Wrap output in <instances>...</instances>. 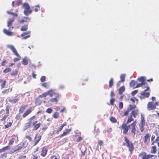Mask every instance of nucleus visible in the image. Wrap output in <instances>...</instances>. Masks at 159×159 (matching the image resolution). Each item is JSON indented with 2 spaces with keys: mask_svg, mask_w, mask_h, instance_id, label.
I'll return each instance as SVG.
<instances>
[{
  "mask_svg": "<svg viewBox=\"0 0 159 159\" xmlns=\"http://www.w3.org/2000/svg\"><path fill=\"white\" fill-rule=\"evenodd\" d=\"M124 139L125 143L124 142L123 143V145L126 146L128 148L130 154H132L134 149V147L133 143L130 142L126 136L124 137Z\"/></svg>",
  "mask_w": 159,
  "mask_h": 159,
  "instance_id": "1",
  "label": "nucleus"
},
{
  "mask_svg": "<svg viewBox=\"0 0 159 159\" xmlns=\"http://www.w3.org/2000/svg\"><path fill=\"white\" fill-rule=\"evenodd\" d=\"M14 18H13L10 19L8 21L7 23V26L9 27V30H11L13 28V27H11V26L12 23L14 21ZM3 31L5 34L9 36H11L13 34V32L10 31H8L5 29L3 30Z\"/></svg>",
  "mask_w": 159,
  "mask_h": 159,
  "instance_id": "2",
  "label": "nucleus"
},
{
  "mask_svg": "<svg viewBox=\"0 0 159 159\" xmlns=\"http://www.w3.org/2000/svg\"><path fill=\"white\" fill-rule=\"evenodd\" d=\"M7 47L12 51L14 54L17 57H15L13 58V61L15 62L19 61L21 57L14 46L11 45H8L7 46Z\"/></svg>",
  "mask_w": 159,
  "mask_h": 159,
  "instance_id": "3",
  "label": "nucleus"
},
{
  "mask_svg": "<svg viewBox=\"0 0 159 159\" xmlns=\"http://www.w3.org/2000/svg\"><path fill=\"white\" fill-rule=\"evenodd\" d=\"M126 123H123L121 125V130L123 134L124 135L127 134L128 131L130 129V125H127Z\"/></svg>",
  "mask_w": 159,
  "mask_h": 159,
  "instance_id": "4",
  "label": "nucleus"
},
{
  "mask_svg": "<svg viewBox=\"0 0 159 159\" xmlns=\"http://www.w3.org/2000/svg\"><path fill=\"white\" fill-rule=\"evenodd\" d=\"M158 105L157 102L154 103L153 102H148L147 105V109L148 110H151L155 109L156 108L157 106Z\"/></svg>",
  "mask_w": 159,
  "mask_h": 159,
  "instance_id": "5",
  "label": "nucleus"
},
{
  "mask_svg": "<svg viewBox=\"0 0 159 159\" xmlns=\"http://www.w3.org/2000/svg\"><path fill=\"white\" fill-rule=\"evenodd\" d=\"M41 124L40 122H38L37 120H35L32 122V125L33 126V130H37L40 127Z\"/></svg>",
  "mask_w": 159,
  "mask_h": 159,
  "instance_id": "6",
  "label": "nucleus"
},
{
  "mask_svg": "<svg viewBox=\"0 0 159 159\" xmlns=\"http://www.w3.org/2000/svg\"><path fill=\"white\" fill-rule=\"evenodd\" d=\"M136 121L135 120L130 125V126L131 127V132L134 135H135L136 134Z\"/></svg>",
  "mask_w": 159,
  "mask_h": 159,
  "instance_id": "7",
  "label": "nucleus"
},
{
  "mask_svg": "<svg viewBox=\"0 0 159 159\" xmlns=\"http://www.w3.org/2000/svg\"><path fill=\"white\" fill-rule=\"evenodd\" d=\"M31 31H28L22 34L21 37L23 39H26L30 37Z\"/></svg>",
  "mask_w": 159,
  "mask_h": 159,
  "instance_id": "8",
  "label": "nucleus"
},
{
  "mask_svg": "<svg viewBox=\"0 0 159 159\" xmlns=\"http://www.w3.org/2000/svg\"><path fill=\"white\" fill-rule=\"evenodd\" d=\"M150 138V135L148 133L145 134L144 136V143L145 144H148Z\"/></svg>",
  "mask_w": 159,
  "mask_h": 159,
  "instance_id": "9",
  "label": "nucleus"
},
{
  "mask_svg": "<svg viewBox=\"0 0 159 159\" xmlns=\"http://www.w3.org/2000/svg\"><path fill=\"white\" fill-rule=\"evenodd\" d=\"M48 152V149L46 147H43L40 151V156L42 157H45L47 154Z\"/></svg>",
  "mask_w": 159,
  "mask_h": 159,
  "instance_id": "10",
  "label": "nucleus"
},
{
  "mask_svg": "<svg viewBox=\"0 0 159 159\" xmlns=\"http://www.w3.org/2000/svg\"><path fill=\"white\" fill-rule=\"evenodd\" d=\"M54 94H55V96H54L55 97V98H51L50 99V101L52 102H55L57 103L58 102V99L60 97L61 95L58 93H55Z\"/></svg>",
  "mask_w": 159,
  "mask_h": 159,
  "instance_id": "11",
  "label": "nucleus"
},
{
  "mask_svg": "<svg viewBox=\"0 0 159 159\" xmlns=\"http://www.w3.org/2000/svg\"><path fill=\"white\" fill-rule=\"evenodd\" d=\"M41 137L40 135H38V134H36L34 137V146H35L36 145L40 140H41Z\"/></svg>",
  "mask_w": 159,
  "mask_h": 159,
  "instance_id": "12",
  "label": "nucleus"
},
{
  "mask_svg": "<svg viewBox=\"0 0 159 159\" xmlns=\"http://www.w3.org/2000/svg\"><path fill=\"white\" fill-rule=\"evenodd\" d=\"M71 131V129H66L63 132V133L60 134L59 135L58 137L60 138L64 136H65L68 134H69L70 133V132Z\"/></svg>",
  "mask_w": 159,
  "mask_h": 159,
  "instance_id": "13",
  "label": "nucleus"
},
{
  "mask_svg": "<svg viewBox=\"0 0 159 159\" xmlns=\"http://www.w3.org/2000/svg\"><path fill=\"white\" fill-rule=\"evenodd\" d=\"M139 110L138 109H136L132 111L130 115L135 118L136 117L137 115L139 114Z\"/></svg>",
  "mask_w": 159,
  "mask_h": 159,
  "instance_id": "14",
  "label": "nucleus"
},
{
  "mask_svg": "<svg viewBox=\"0 0 159 159\" xmlns=\"http://www.w3.org/2000/svg\"><path fill=\"white\" fill-rule=\"evenodd\" d=\"M32 111V108L30 107L26 111L24 112L22 115L23 118L26 117Z\"/></svg>",
  "mask_w": 159,
  "mask_h": 159,
  "instance_id": "15",
  "label": "nucleus"
},
{
  "mask_svg": "<svg viewBox=\"0 0 159 159\" xmlns=\"http://www.w3.org/2000/svg\"><path fill=\"white\" fill-rule=\"evenodd\" d=\"M141 98H148L150 95V93L149 92H146L145 91H143V92H142L141 93Z\"/></svg>",
  "mask_w": 159,
  "mask_h": 159,
  "instance_id": "16",
  "label": "nucleus"
},
{
  "mask_svg": "<svg viewBox=\"0 0 159 159\" xmlns=\"http://www.w3.org/2000/svg\"><path fill=\"white\" fill-rule=\"evenodd\" d=\"M47 93V95H48L50 97H52L53 95L55 96V94H54L57 93H54V90L53 89H51L49 90L46 92Z\"/></svg>",
  "mask_w": 159,
  "mask_h": 159,
  "instance_id": "17",
  "label": "nucleus"
},
{
  "mask_svg": "<svg viewBox=\"0 0 159 159\" xmlns=\"http://www.w3.org/2000/svg\"><path fill=\"white\" fill-rule=\"evenodd\" d=\"M28 106V105H22L21 106L19 109V112L20 113H23L26 107Z\"/></svg>",
  "mask_w": 159,
  "mask_h": 159,
  "instance_id": "18",
  "label": "nucleus"
},
{
  "mask_svg": "<svg viewBox=\"0 0 159 159\" xmlns=\"http://www.w3.org/2000/svg\"><path fill=\"white\" fill-rule=\"evenodd\" d=\"M32 123V122L31 121H29L28 122L25 123L24 126L25 129L26 130L30 128L31 125Z\"/></svg>",
  "mask_w": 159,
  "mask_h": 159,
  "instance_id": "19",
  "label": "nucleus"
},
{
  "mask_svg": "<svg viewBox=\"0 0 159 159\" xmlns=\"http://www.w3.org/2000/svg\"><path fill=\"white\" fill-rule=\"evenodd\" d=\"M150 152L152 153L156 154L157 152V147L156 145H153L152 147Z\"/></svg>",
  "mask_w": 159,
  "mask_h": 159,
  "instance_id": "20",
  "label": "nucleus"
},
{
  "mask_svg": "<svg viewBox=\"0 0 159 159\" xmlns=\"http://www.w3.org/2000/svg\"><path fill=\"white\" fill-rule=\"evenodd\" d=\"M146 124V122L145 120L144 116L143 115L141 114V120L139 124Z\"/></svg>",
  "mask_w": 159,
  "mask_h": 159,
  "instance_id": "21",
  "label": "nucleus"
},
{
  "mask_svg": "<svg viewBox=\"0 0 159 159\" xmlns=\"http://www.w3.org/2000/svg\"><path fill=\"white\" fill-rule=\"evenodd\" d=\"M136 106L135 105L129 104L127 109L130 111L132 110L136 109Z\"/></svg>",
  "mask_w": 159,
  "mask_h": 159,
  "instance_id": "22",
  "label": "nucleus"
},
{
  "mask_svg": "<svg viewBox=\"0 0 159 159\" xmlns=\"http://www.w3.org/2000/svg\"><path fill=\"white\" fill-rule=\"evenodd\" d=\"M125 90V87L124 86H123L120 87L118 90V93L120 95L122 94Z\"/></svg>",
  "mask_w": 159,
  "mask_h": 159,
  "instance_id": "23",
  "label": "nucleus"
},
{
  "mask_svg": "<svg viewBox=\"0 0 159 159\" xmlns=\"http://www.w3.org/2000/svg\"><path fill=\"white\" fill-rule=\"evenodd\" d=\"M146 124H139V127L141 132H143L145 130L144 126Z\"/></svg>",
  "mask_w": 159,
  "mask_h": 159,
  "instance_id": "24",
  "label": "nucleus"
},
{
  "mask_svg": "<svg viewBox=\"0 0 159 159\" xmlns=\"http://www.w3.org/2000/svg\"><path fill=\"white\" fill-rule=\"evenodd\" d=\"M10 148L9 146H7L4 147L0 149V153H1L6 150H7L10 149Z\"/></svg>",
  "mask_w": 159,
  "mask_h": 159,
  "instance_id": "25",
  "label": "nucleus"
},
{
  "mask_svg": "<svg viewBox=\"0 0 159 159\" xmlns=\"http://www.w3.org/2000/svg\"><path fill=\"white\" fill-rule=\"evenodd\" d=\"M32 12V10L30 9H25L24 11V14L26 16H28Z\"/></svg>",
  "mask_w": 159,
  "mask_h": 159,
  "instance_id": "26",
  "label": "nucleus"
},
{
  "mask_svg": "<svg viewBox=\"0 0 159 159\" xmlns=\"http://www.w3.org/2000/svg\"><path fill=\"white\" fill-rule=\"evenodd\" d=\"M134 118H133V117L131 116L130 115H129L128 117V119L127 120V122H126V123L128 124L129 123H130L132 121H134Z\"/></svg>",
  "mask_w": 159,
  "mask_h": 159,
  "instance_id": "27",
  "label": "nucleus"
},
{
  "mask_svg": "<svg viewBox=\"0 0 159 159\" xmlns=\"http://www.w3.org/2000/svg\"><path fill=\"white\" fill-rule=\"evenodd\" d=\"M20 99L19 98H15L14 99H9V101L12 103H16Z\"/></svg>",
  "mask_w": 159,
  "mask_h": 159,
  "instance_id": "28",
  "label": "nucleus"
},
{
  "mask_svg": "<svg viewBox=\"0 0 159 159\" xmlns=\"http://www.w3.org/2000/svg\"><path fill=\"white\" fill-rule=\"evenodd\" d=\"M35 103L39 105L41 104L42 103V101H41L40 98L38 97L36 98L35 100Z\"/></svg>",
  "mask_w": 159,
  "mask_h": 159,
  "instance_id": "29",
  "label": "nucleus"
},
{
  "mask_svg": "<svg viewBox=\"0 0 159 159\" xmlns=\"http://www.w3.org/2000/svg\"><path fill=\"white\" fill-rule=\"evenodd\" d=\"M28 28V25H25L21 27L20 30L22 31H25L27 30Z\"/></svg>",
  "mask_w": 159,
  "mask_h": 159,
  "instance_id": "30",
  "label": "nucleus"
},
{
  "mask_svg": "<svg viewBox=\"0 0 159 159\" xmlns=\"http://www.w3.org/2000/svg\"><path fill=\"white\" fill-rule=\"evenodd\" d=\"M138 80L139 81L141 82V83H143V84H146V83L144 82L145 78L144 77L141 76L138 79Z\"/></svg>",
  "mask_w": 159,
  "mask_h": 159,
  "instance_id": "31",
  "label": "nucleus"
},
{
  "mask_svg": "<svg viewBox=\"0 0 159 159\" xmlns=\"http://www.w3.org/2000/svg\"><path fill=\"white\" fill-rule=\"evenodd\" d=\"M125 74H121L120 76L121 80L119 81V82L120 83L121 82H124L125 80Z\"/></svg>",
  "mask_w": 159,
  "mask_h": 159,
  "instance_id": "32",
  "label": "nucleus"
},
{
  "mask_svg": "<svg viewBox=\"0 0 159 159\" xmlns=\"http://www.w3.org/2000/svg\"><path fill=\"white\" fill-rule=\"evenodd\" d=\"M18 74V71L17 70H15L12 71L11 74V75L12 76H16Z\"/></svg>",
  "mask_w": 159,
  "mask_h": 159,
  "instance_id": "33",
  "label": "nucleus"
},
{
  "mask_svg": "<svg viewBox=\"0 0 159 159\" xmlns=\"http://www.w3.org/2000/svg\"><path fill=\"white\" fill-rule=\"evenodd\" d=\"M23 7L25 9H30V7L29 4L27 3H24L23 5Z\"/></svg>",
  "mask_w": 159,
  "mask_h": 159,
  "instance_id": "34",
  "label": "nucleus"
},
{
  "mask_svg": "<svg viewBox=\"0 0 159 159\" xmlns=\"http://www.w3.org/2000/svg\"><path fill=\"white\" fill-rule=\"evenodd\" d=\"M21 63L24 65H26L28 64V62L26 57H25L23 59Z\"/></svg>",
  "mask_w": 159,
  "mask_h": 159,
  "instance_id": "35",
  "label": "nucleus"
},
{
  "mask_svg": "<svg viewBox=\"0 0 159 159\" xmlns=\"http://www.w3.org/2000/svg\"><path fill=\"white\" fill-rule=\"evenodd\" d=\"M110 120L112 123H115L117 122V120L114 117L111 116L110 118Z\"/></svg>",
  "mask_w": 159,
  "mask_h": 159,
  "instance_id": "36",
  "label": "nucleus"
},
{
  "mask_svg": "<svg viewBox=\"0 0 159 159\" xmlns=\"http://www.w3.org/2000/svg\"><path fill=\"white\" fill-rule=\"evenodd\" d=\"M11 71V69L9 67H6L3 71L4 73L9 72Z\"/></svg>",
  "mask_w": 159,
  "mask_h": 159,
  "instance_id": "37",
  "label": "nucleus"
},
{
  "mask_svg": "<svg viewBox=\"0 0 159 159\" xmlns=\"http://www.w3.org/2000/svg\"><path fill=\"white\" fill-rule=\"evenodd\" d=\"M113 79L112 78H111L109 82V88H111L113 86Z\"/></svg>",
  "mask_w": 159,
  "mask_h": 159,
  "instance_id": "38",
  "label": "nucleus"
},
{
  "mask_svg": "<svg viewBox=\"0 0 159 159\" xmlns=\"http://www.w3.org/2000/svg\"><path fill=\"white\" fill-rule=\"evenodd\" d=\"M67 125V123L66 122H64L63 124H62L59 127V129H58L59 131H61L63 128V127L65 126H66Z\"/></svg>",
  "mask_w": 159,
  "mask_h": 159,
  "instance_id": "39",
  "label": "nucleus"
},
{
  "mask_svg": "<svg viewBox=\"0 0 159 159\" xmlns=\"http://www.w3.org/2000/svg\"><path fill=\"white\" fill-rule=\"evenodd\" d=\"M136 82L134 80H132L129 83V85L131 87H134L135 84Z\"/></svg>",
  "mask_w": 159,
  "mask_h": 159,
  "instance_id": "40",
  "label": "nucleus"
},
{
  "mask_svg": "<svg viewBox=\"0 0 159 159\" xmlns=\"http://www.w3.org/2000/svg\"><path fill=\"white\" fill-rule=\"evenodd\" d=\"M15 140V138H12L9 141L8 143L9 145H11L13 144Z\"/></svg>",
  "mask_w": 159,
  "mask_h": 159,
  "instance_id": "41",
  "label": "nucleus"
},
{
  "mask_svg": "<svg viewBox=\"0 0 159 159\" xmlns=\"http://www.w3.org/2000/svg\"><path fill=\"white\" fill-rule=\"evenodd\" d=\"M12 124V123L11 122H9L6 125H5L4 126L5 128V129H7L10 127Z\"/></svg>",
  "mask_w": 159,
  "mask_h": 159,
  "instance_id": "42",
  "label": "nucleus"
},
{
  "mask_svg": "<svg viewBox=\"0 0 159 159\" xmlns=\"http://www.w3.org/2000/svg\"><path fill=\"white\" fill-rule=\"evenodd\" d=\"M9 116V115H7L6 114V115H4L3 117H2V119H1L0 120L1 121H3L6 120L7 117Z\"/></svg>",
  "mask_w": 159,
  "mask_h": 159,
  "instance_id": "43",
  "label": "nucleus"
},
{
  "mask_svg": "<svg viewBox=\"0 0 159 159\" xmlns=\"http://www.w3.org/2000/svg\"><path fill=\"white\" fill-rule=\"evenodd\" d=\"M47 96V93L46 92H45L42 93V94H41V95H39L38 97L41 98L46 97Z\"/></svg>",
  "mask_w": 159,
  "mask_h": 159,
  "instance_id": "44",
  "label": "nucleus"
},
{
  "mask_svg": "<svg viewBox=\"0 0 159 159\" xmlns=\"http://www.w3.org/2000/svg\"><path fill=\"white\" fill-rule=\"evenodd\" d=\"M10 107L8 106H7L6 108V114L7 115H9V110Z\"/></svg>",
  "mask_w": 159,
  "mask_h": 159,
  "instance_id": "45",
  "label": "nucleus"
},
{
  "mask_svg": "<svg viewBox=\"0 0 159 159\" xmlns=\"http://www.w3.org/2000/svg\"><path fill=\"white\" fill-rule=\"evenodd\" d=\"M119 108L121 110L122 109L123 107V104L122 102H120L119 103Z\"/></svg>",
  "mask_w": 159,
  "mask_h": 159,
  "instance_id": "46",
  "label": "nucleus"
},
{
  "mask_svg": "<svg viewBox=\"0 0 159 159\" xmlns=\"http://www.w3.org/2000/svg\"><path fill=\"white\" fill-rule=\"evenodd\" d=\"M59 117V113L57 112H55L53 115V117L54 118L57 119Z\"/></svg>",
  "mask_w": 159,
  "mask_h": 159,
  "instance_id": "47",
  "label": "nucleus"
},
{
  "mask_svg": "<svg viewBox=\"0 0 159 159\" xmlns=\"http://www.w3.org/2000/svg\"><path fill=\"white\" fill-rule=\"evenodd\" d=\"M6 83V80H4L3 81V83L1 85V88L2 89H3L5 87V85Z\"/></svg>",
  "mask_w": 159,
  "mask_h": 159,
  "instance_id": "48",
  "label": "nucleus"
},
{
  "mask_svg": "<svg viewBox=\"0 0 159 159\" xmlns=\"http://www.w3.org/2000/svg\"><path fill=\"white\" fill-rule=\"evenodd\" d=\"M53 111V110L51 108H48L46 110V112L48 113H51Z\"/></svg>",
  "mask_w": 159,
  "mask_h": 159,
  "instance_id": "49",
  "label": "nucleus"
},
{
  "mask_svg": "<svg viewBox=\"0 0 159 159\" xmlns=\"http://www.w3.org/2000/svg\"><path fill=\"white\" fill-rule=\"evenodd\" d=\"M42 86L44 87L45 88H48V85L47 83L45 82L43 83L42 84Z\"/></svg>",
  "mask_w": 159,
  "mask_h": 159,
  "instance_id": "50",
  "label": "nucleus"
},
{
  "mask_svg": "<svg viewBox=\"0 0 159 159\" xmlns=\"http://www.w3.org/2000/svg\"><path fill=\"white\" fill-rule=\"evenodd\" d=\"M129 111L127 109V110L123 112L124 116H127L129 113Z\"/></svg>",
  "mask_w": 159,
  "mask_h": 159,
  "instance_id": "51",
  "label": "nucleus"
},
{
  "mask_svg": "<svg viewBox=\"0 0 159 159\" xmlns=\"http://www.w3.org/2000/svg\"><path fill=\"white\" fill-rule=\"evenodd\" d=\"M7 63V61L6 60H3V61L1 62V65L2 66H5L6 64Z\"/></svg>",
  "mask_w": 159,
  "mask_h": 159,
  "instance_id": "52",
  "label": "nucleus"
},
{
  "mask_svg": "<svg viewBox=\"0 0 159 159\" xmlns=\"http://www.w3.org/2000/svg\"><path fill=\"white\" fill-rule=\"evenodd\" d=\"M40 9V7L39 5L35 6V8L34 9V11L36 12H38Z\"/></svg>",
  "mask_w": 159,
  "mask_h": 159,
  "instance_id": "53",
  "label": "nucleus"
},
{
  "mask_svg": "<svg viewBox=\"0 0 159 159\" xmlns=\"http://www.w3.org/2000/svg\"><path fill=\"white\" fill-rule=\"evenodd\" d=\"M23 148V147L22 146H17V148H16L15 150L14 151V152H16L17 151H19L21 149H22Z\"/></svg>",
  "mask_w": 159,
  "mask_h": 159,
  "instance_id": "54",
  "label": "nucleus"
},
{
  "mask_svg": "<svg viewBox=\"0 0 159 159\" xmlns=\"http://www.w3.org/2000/svg\"><path fill=\"white\" fill-rule=\"evenodd\" d=\"M46 80V77L44 76H41L40 78V81L42 82H44Z\"/></svg>",
  "mask_w": 159,
  "mask_h": 159,
  "instance_id": "55",
  "label": "nucleus"
},
{
  "mask_svg": "<svg viewBox=\"0 0 159 159\" xmlns=\"http://www.w3.org/2000/svg\"><path fill=\"white\" fill-rule=\"evenodd\" d=\"M98 145L100 146H102L104 144L102 140H100L98 141Z\"/></svg>",
  "mask_w": 159,
  "mask_h": 159,
  "instance_id": "56",
  "label": "nucleus"
},
{
  "mask_svg": "<svg viewBox=\"0 0 159 159\" xmlns=\"http://www.w3.org/2000/svg\"><path fill=\"white\" fill-rule=\"evenodd\" d=\"M15 118L17 120H19L20 119V113H18L16 115Z\"/></svg>",
  "mask_w": 159,
  "mask_h": 159,
  "instance_id": "57",
  "label": "nucleus"
},
{
  "mask_svg": "<svg viewBox=\"0 0 159 159\" xmlns=\"http://www.w3.org/2000/svg\"><path fill=\"white\" fill-rule=\"evenodd\" d=\"M138 92V90H135L134 91H133L131 93V95L132 96H134Z\"/></svg>",
  "mask_w": 159,
  "mask_h": 159,
  "instance_id": "58",
  "label": "nucleus"
},
{
  "mask_svg": "<svg viewBox=\"0 0 159 159\" xmlns=\"http://www.w3.org/2000/svg\"><path fill=\"white\" fill-rule=\"evenodd\" d=\"M143 84H143V83H140L138 84L135 87V88H139V87H140L142 85H143Z\"/></svg>",
  "mask_w": 159,
  "mask_h": 159,
  "instance_id": "59",
  "label": "nucleus"
},
{
  "mask_svg": "<svg viewBox=\"0 0 159 159\" xmlns=\"http://www.w3.org/2000/svg\"><path fill=\"white\" fill-rule=\"evenodd\" d=\"M35 118H36L35 116H32L31 117H30V118H29L28 119V120H29V121H30L32 122V121Z\"/></svg>",
  "mask_w": 159,
  "mask_h": 159,
  "instance_id": "60",
  "label": "nucleus"
},
{
  "mask_svg": "<svg viewBox=\"0 0 159 159\" xmlns=\"http://www.w3.org/2000/svg\"><path fill=\"white\" fill-rule=\"evenodd\" d=\"M115 101V99L114 98H111L110 101V104L111 105H113Z\"/></svg>",
  "mask_w": 159,
  "mask_h": 159,
  "instance_id": "61",
  "label": "nucleus"
},
{
  "mask_svg": "<svg viewBox=\"0 0 159 159\" xmlns=\"http://www.w3.org/2000/svg\"><path fill=\"white\" fill-rule=\"evenodd\" d=\"M88 79H85V80H83L82 81V83H81V84H82V85H84L85 84V81H88Z\"/></svg>",
  "mask_w": 159,
  "mask_h": 159,
  "instance_id": "62",
  "label": "nucleus"
},
{
  "mask_svg": "<svg viewBox=\"0 0 159 159\" xmlns=\"http://www.w3.org/2000/svg\"><path fill=\"white\" fill-rule=\"evenodd\" d=\"M9 89H6L3 90L2 92V93L3 94L6 93H8L9 92Z\"/></svg>",
  "mask_w": 159,
  "mask_h": 159,
  "instance_id": "63",
  "label": "nucleus"
},
{
  "mask_svg": "<svg viewBox=\"0 0 159 159\" xmlns=\"http://www.w3.org/2000/svg\"><path fill=\"white\" fill-rule=\"evenodd\" d=\"M32 156H33L32 159H38V156L37 155L34 154V155H32Z\"/></svg>",
  "mask_w": 159,
  "mask_h": 159,
  "instance_id": "64",
  "label": "nucleus"
}]
</instances>
